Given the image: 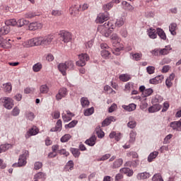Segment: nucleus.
<instances>
[{
	"label": "nucleus",
	"instance_id": "obj_15",
	"mask_svg": "<svg viewBox=\"0 0 181 181\" xmlns=\"http://www.w3.org/2000/svg\"><path fill=\"white\" fill-rule=\"evenodd\" d=\"M38 132H39V129H37L36 127H33L25 134L26 139L30 138V136L33 135H37Z\"/></svg>",
	"mask_w": 181,
	"mask_h": 181
},
{
	"label": "nucleus",
	"instance_id": "obj_46",
	"mask_svg": "<svg viewBox=\"0 0 181 181\" xmlns=\"http://www.w3.org/2000/svg\"><path fill=\"white\" fill-rule=\"evenodd\" d=\"M158 155H159L158 151H153V153H151L148 157V162H152V160H153V159H155Z\"/></svg>",
	"mask_w": 181,
	"mask_h": 181
},
{
	"label": "nucleus",
	"instance_id": "obj_25",
	"mask_svg": "<svg viewBox=\"0 0 181 181\" xmlns=\"http://www.w3.org/2000/svg\"><path fill=\"white\" fill-rule=\"evenodd\" d=\"M170 50H172V47H170V45L165 46V48L160 49L159 54H160V56L169 54V52H170Z\"/></svg>",
	"mask_w": 181,
	"mask_h": 181
},
{
	"label": "nucleus",
	"instance_id": "obj_10",
	"mask_svg": "<svg viewBox=\"0 0 181 181\" xmlns=\"http://www.w3.org/2000/svg\"><path fill=\"white\" fill-rule=\"evenodd\" d=\"M54 39V36L53 35H47L45 37H42V46H49L52 44Z\"/></svg>",
	"mask_w": 181,
	"mask_h": 181
},
{
	"label": "nucleus",
	"instance_id": "obj_14",
	"mask_svg": "<svg viewBox=\"0 0 181 181\" xmlns=\"http://www.w3.org/2000/svg\"><path fill=\"white\" fill-rule=\"evenodd\" d=\"M122 5L123 6V8L124 11H128L129 12H134V9H135L134 7H133L131 4L128 3L127 1H123L122 2Z\"/></svg>",
	"mask_w": 181,
	"mask_h": 181
},
{
	"label": "nucleus",
	"instance_id": "obj_36",
	"mask_svg": "<svg viewBox=\"0 0 181 181\" xmlns=\"http://www.w3.org/2000/svg\"><path fill=\"white\" fill-rule=\"evenodd\" d=\"M25 25H29V21L25 20V18H20L17 21V26L19 28H22V26H25Z\"/></svg>",
	"mask_w": 181,
	"mask_h": 181
},
{
	"label": "nucleus",
	"instance_id": "obj_1",
	"mask_svg": "<svg viewBox=\"0 0 181 181\" xmlns=\"http://www.w3.org/2000/svg\"><path fill=\"white\" fill-rule=\"evenodd\" d=\"M115 28V25H114L112 21H107L103 25L98 27V31L100 32L103 36L108 37Z\"/></svg>",
	"mask_w": 181,
	"mask_h": 181
},
{
	"label": "nucleus",
	"instance_id": "obj_51",
	"mask_svg": "<svg viewBox=\"0 0 181 181\" xmlns=\"http://www.w3.org/2000/svg\"><path fill=\"white\" fill-rule=\"evenodd\" d=\"M20 113L21 110L19 109V107H15L11 112V115H13V117H18Z\"/></svg>",
	"mask_w": 181,
	"mask_h": 181
},
{
	"label": "nucleus",
	"instance_id": "obj_50",
	"mask_svg": "<svg viewBox=\"0 0 181 181\" xmlns=\"http://www.w3.org/2000/svg\"><path fill=\"white\" fill-rule=\"evenodd\" d=\"M153 93V89L147 88L144 91L143 95L144 97H149V95H152Z\"/></svg>",
	"mask_w": 181,
	"mask_h": 181
},
{
	"label": "nucleus",
	"instance_id": "obj_43",
	"mask_svg": "<svg viewBox=\"0 0 181 181\" xmlns=\"http://www.w3.org/2000/svg\"><path fill=\"white\" fill-rule=\"evenodd\" d=\"M125 23V19L122 17H120L117 19V21L115 23V25L117 26V28H121Z\"/></svg>",
	"mask_w": 181,
	"mask_h": 181
},
{
	"label": "nucleus",
	"instance_id": "obj_28",
	"mask_svg": "<svg viewBox=\"0 0 181 181\" xmlns=\"http://www.w3.org/2000/svg\"><path fill=\"white\" fill-rule=\"evenodd\" d=\"M157 35L159 36L160 39L163 40H166V33L162 28H158L156 29Z\"/></svg>",
	"mask_w": 181,
	"mask_h": 181
},
{
	"label": "nucleus",
	"instance_id": "obj_45",
	"mask_svg": "<svg viewBox=\"0 0 181 181\" xmlns=\"http://www.w3.org/2000/svg\"><path fill=\"white\" fill-rule=\"evenodd\" d=\"M42 65L40 63H37L33 65V70L35 71V73H37L42 70Z\"/></svg>",
	"mask_w": 181,
	"mask_h": 181
},
{
	"label": "nucleus",
	"instance_id": "obj_26",
	"mask_svg": "<svg viewBox=\"0 0 181 181\" xmlns=\"http://www.w3.org/2000/svg\"><path fill=\"white\" fill-rule=\"evenodd\" d=\"M34 179L35 180L45 181V179H46V174L43 172L37 173L35 175Z\"/></svg>",
	"mask_w": 181,
	"mask_h": 181
},
{
	"label": "nucleus",
	"instance_id": "obj_23",
	"mask_svg": "<svg viewBox=\"0 0 181 181\" xmlns=\"http://www.w3.org/2000/svg\"><path fill=\"white\" fill-rule=\"evenodd\" d=\"M173 80H175V74H171L165 81V85L167 86L168 88H170V87L173 86V83H172Z\"/></svg>",
	"mask_w": 181,
	"mask_h": 181
},
{
	"label": "nucleus",
	"instance_id": "obj_34",
	"mask_svg": "<svg viewBox=\"0 0 181 181\" xmlns=\"http://www.w3.org/2000/svg\"><path fill=\"white\" fill-rule=\"evenodd\" d=\"M177 28V24H176L175 23H172L169 25V30H170L171 35H173V36H175V35H176Z\"/></svg>",
	"mask_w": 181,
	"mask_h": 181
},
{
	"label": "nucleus",
	"instance_id": "obj_18",
	"mask_svg": "<svg viewBox=\"0 0 181 181\" xmlns=\"http://www.w3.org/2000/svg\"><path fill=\"white\" fill-rule=\"evenodd\" d=\"M80 9H81V6L79 5H74L71 6V7L69 8V12L71 13V15H77V13H78V11H80Z\"/></svg>",
	"mask_w": 181,
	"mask_h": 181
},
{
	"label": "nucleus",
	"instance_id": "obj_7",
	"mask_svg": "<svg viewBox=\"0 0 181 181\" xmlns=\"http://www.w3.org/2000/svg\"><path fill=\"white\" fill-rule=\"evenodd\" d=\"M11 42H12L11 39L6 40L4 37H0V46L3 49H11L12 47Z\"/></svg>",
	"mask_w": 181,
	"mask_h": 181
},
{
	"label": "nucleus",
	"instance_id": "obj_11",
	"mask_svg": "<svg viewBox=\"0 0 181 181\" xmlns=\"http://www.w3.org/2000/svg\"><path fill=\"white\" fill-rule=\"evenodd\" d=\"M67 95V89L66 88H62L59 89L58 93L56 95V100L57 101L62 100V98H64Z\"/></svg>",
	"mask_w": 181,
	"mask_h": 181
},
{
	"label": "nucleus",
	"instance_id": "obj_21",
	"mask_svg": "<svg viewBox=\"0 0 181 181\" xmlns=\"http://www.w3.org/2000/svg\"><path fill=\"white\" fill-rule=\"evenodd\" d=\"M62 119H58L56 124L55 127H53L50 129L51 132H57L62 131Z\"/></svg>",
	"mask_w": 181,
	"mask_h": 181
},
{
	"label": "nucleus",
	"instance_id": "obj_27",
	"mask_svg": "<svg viewBox=\"0 0 181 181\" xmlns=\"http://www.w3.org/2000/svg\"><path fill=\"white\" fill-rule=\"evenodd\" d=\"M97 137L95 136H92L89 139H87L85 141V144H86V145H88V146H94L95 145Z\"/></svg>",
	"mask_w": 181,
	"mask_h": 181
},
{
	"label": "nucleus",
	"instance_id": "obj_42",
	"mask_svg": "<svg viewBox=\"0 0 181 181\" xmlns=\"http://www.w3.org/2000/svg\"><path fill=\"white\" fill-rule=\"evenodd\" d=\"M119 80H121V81H129V80H131V76L127 74H122L119 76Z\"/></svg>",
	"mask_w": 181,
	"mask_h": 181
},
{
	"label": "nucleus",
	"instance_id": "obj_55",
	"mask_svg": "<svg viewBox=\"0 0 181 181\" xmlns=\"http://www.w3.org/2000/svg\"><path fill=\"white\" fill-rule=\"evenodd\" d=\"M26 118L30 121H33L35 119V114L32 112H26Z\"/></svg>",
	"mask_w": 181,
	"mask_h": 181
},
{
	"label": "nucleus",
	"instance_id": "obj_62",
	"mask_svg": "<svg viewBox=\"0 0 181 181\" xmlns=\"http://www.w3.org/2000/svg\"><path fill=\"white\" fill-rule=\"evenodd\" d=\"M34 92H35V88H26L24 90V93L25 94H30V93H34Z\"/></svg>",
	"mask_w": 181,
	"mask_h": 181
},
{
	"label": "nucleus",
	"instance_id": "obj_30",
	"mask_svg": "<svg viewBox=\"0 0 181 181\" xmlns=\"http://www.w3.org/2000/svg\"><path fill=\"white\" fill-rule=\"evenodd\" d=\"M35 16H40V13L39 12H29L25 14V18L26 19H32Z\"/></svg>",
	"mask_w": 181,
	"mask_h": 181
},
{
	"label": "nucleus",
	"instance_id": "obj_39",
	"mask_svg": "<svg viewBox=\"0 0 181 181\" xmlns=\"http://www.w3.org/2000/svg\"><path fill=\"white\" fill-rule=\"evenodd\" d=\"M66 69L68 71L74 70V62L71 60L65 62Z\"/></svg>",
	"mask_w": 181,
	"mask_h": 181
},
{
	"label": "nucleus",
	"instance_id": "obj_35",
	"mask_svg": "<svg viewBox=\"0 0 181 181\" xmlns=\"http://www.w3.org/2000/svg\"><path fill=\"white\" fill-rule=\"evenodd\" d=\"M5 25L6 26H16L18 25V21H16V19L12 18V19H8L5 21Z\"/></svg>",
	"mask_w": 181,
	"mask_h": 181
},
{
	"label": "nucleus",
	"instance_id": "obj_31",
	"mask_svg": "<svg viewBox=\"0 0 181 181\" xmlns=\"http://www.w3.org/2000/svg\"><path fill=\"white\" fill-rule=\"evenodd\" d=\"M110 138L111 139H112L113 138H115V141H119V139H121V136L122 134L121 133H117L115 132H112L110 135H109Z\"/></svg>",
	"mask_w": 181,
	"mask_h": 181
},
{
	"label": "nucleus",
	"instance_id": "obj_59",
	"mask_svg": "<svg viewBox=\"0 0 181 181\" xmlns=\"http://www.w3.org/2000/svg\"><path fill=\"white\" fill-rule=\"evenodd\" d=\"M132 57L134 60H141V58L142 57V54L140 53H136L132 54Z\"/></svg>",
	"mask_w": 181,
	"mask_h": 181
},
{
	"label": "nucleus",
	"instance_id": "obj_33",
	"mask_svg": "<svg viewBox=\"0 0 181 181\" xmlns=\"http://www.w3.org/2000/svg\"><path fill=\"white\" fill-rule=\"evenodd\" d=\"M49 90L50 89L49 88V86H47V85H46V84L41 85L40 86V94H47V93H49Z\"/></svg>",
	"mask_w": 181,
	"mask_h": 181
},
{
	"label": "nucleus",
	"instance_id": "obj_41",
	"mask_svg": "<svg viewBox=\"0 0 181 181\" xmlns=\"http://www.w3.org/2000/svg\"><path fill=\"white\" fill-rule=\"evenodd\" d=\"M110 49H103L101 51V56L104 59H108L110 58V56L111 55V53L110 52Z\"/></svg>",
	"mask_w": 181,
	"mask_h": 181
},
{
	"label": "nucleus",
	"instance_id": "obj_54",
	"mask_svg": "<svg viewBox=\"0 0 181 181\" xmlns=\"http://www.w3.org/2000/svg\"><path fill=\"white\" fill-rule=\"evenodd\" d=\"M152 180L153 181H163V178H162V175H160V174L158 173L153 176Z\"/></svg>",
	"mask_w": 181,
	"mask_h": 181
},
{
	"label": "nucleus",
	"instance_id": "obj_9",
	"mask_svg": "<svg viewBox=\"0 0 181 181\" xmlns=\"http://www.w3.org/2000/svg\"><path fill=\"white\" fill-rule=\"evenodd\" d=\"M43 28V23L40 22H33L29 24V30H39Z\"/></svg>",
	"mask_w": 181,
	"mask_h": 181
},
{
	"label": "nucleus",
	"instance_id": "obj_19",
	"mask_svg": "<svg viewBox=\"0 0 181 181\" xmlns=\"http://www.w3.org/2000/svg\"><path fill=\"white\" fill-rule=\"evenodd\" d=\"M148 35L150 39H156L158 37V34L155 28H151L147 30Z\"/></svg>",
	"mask_w": 181,
	"mask_h": 181
},
{
	"label": "nucleus",
	"instance_id": "obj_5",
	"mask_svg": "<svg viewBox=\"0 0 181 181\" xmlns=\"http://www.w3.org/2000/svg\"><path fill=\"white\" fill-rule=\"evenodd\" d=\"M110 19V16L108 13H100L98 15V17L95 20L96 23H104Z\"/></svg>",
	"mask_w": 181,
	"mask_h": 181
},
{
	"label": "nucleus",
	"instance_id": "obj_16",
	"mask_svg": "<svg viewBox=\"0 0 181 181\" xmlns=\"http://www.w3.org/2000/svg\"><path fill=\"white\" fill-rule=\"evenodd\" d=\"M58 69L60 71V73H62V76H66L67 73L66 71H67V66L66 65V62L65 63H60L59 64H58Z\"/></svg>",
	"mask_w": 181,
	"mask_h": 181
},
{
	"label": "nucleus",
	"instance_id": "obj_57",
	"mask_svg": "<svg viewBox=\"0 0 181 181\" xmlns=\"http://www.w3.org/2000/svg\"><path fill=\"white\" fill-rule=\"evenodd\" d=\"M76 125H77V121L73 120L72 122H71L68 124H66L65 128H66V129L67 128H74V127H76Z\"/></svg>",
	"mask_w": 181,
	"mask_h": 181
},
{
	"label": "nucleus",
	"instance_id": "obj_44",
	"mask_svg": "<svg viewBox=\"0 0 181 181\" xmlns=\"http://www.w3.org/2000/svg\"><path fill=\"white\" fill-rule=\"evenodd\" d=\"M81 104L82 107L84 108L90 105V101H88V99L87 98H82L81 99Z\"/></svg>",
	"mask_w": 181,
	"mask_h": 181
},
{
	"label": "nucleus",
	"instance_id": "obj_24",
	"mask_svg": "<svg viewBox=\"0 0 181 181\" xmlns=\"http://www.w3.org/2000/svg\"><path fill=\"white\" fill-rule=\"evenodd\" d=\"M115 122V117L110 116L102 122V127H108L111 122Z\"/></svg>",
	"mask_w": 181,
	"mask_h": 181
},
{
	"label": "nucleus",
	"instance_id": "obj_13",
	"mask_svg": "<svg viewBox=\"0 0 181 181\" xmlns=\"http://www.w3.org/2000/svg\"><path fill=\"white\" fill-rule=\"evenodd\" d=\"M149 177H151V173L148 172L140 173L136 175L138 180H145V179H149Z\"/></svg>",
	"mask_w": 181,
	"mask_h": 181
},
{
	"label": "nucleus",
	"instance_id": "obj_2",
	"mask_svg": "<svg viewBox=\"0 0 181 181\" xmlns=\"http://www.w3.org/2000/svg\"><path fill=\"white\" fill-rule=\"evenodd\" d=\"M33 46H42V36L28 40L23 43L24 47H33Z\"/></svg>",
	"mask_w": 181,
	"mask_h": 181
},
{
	"label": "nucleus",
	"instance_id": "obj_49",
	"mask_svg": "<svg viewBox=\"0 0 181 181\" xmlns=\"http://www.w3.org/2000/svg\"><path fill=\"white\" fill-rule=\"evenodd\" d=\"M93 114H94V107L86 109L84 111L85 117H90V115H93Z\"/></svg>",
	"mask_w": 181,
	"mask_h": 181
},
{
	"label": "nucleus",
	"instance_id": "obj_61",
	"mask_svg": "<svg viewBox=\"0 0 181 181\" xmlns=\"http://www.w3.org/2000/svg\"><path fill=\"white\" fill-rule=\"evenodd\" d=\"M127 127L129 128H131L132 129H133V128H135V127H136V122L135 121H130L127 123Z\"/></svg>",
	"mask_w": 181,
	"mask_h": 181
},
{
	"label": "nucleus",
	"instance_id": "obj_8",
	"mask_svg": "<svg viewBox=\"0 0 181 181\" xmlns=\"http://www.w3.org/2000/svg\"><path fill=\"white\" fill-rule=\"evenodd\" d=\"M26 163V156H25V154H23L20 156L18 158V163L13 164V168H21L22 166H25Z\"/></svg>",
	"mask_w": 181,
	"mask_h": 181
},
{
	"label": "nucleus",
	"instance_id": "obj_40",
	"mask_svg": "<svg viewBox=\"0 0 181 181\" xmlns=\"http://www.w3.org/2000/svg\"><path fill=\"white\" fill-rule=\"evenodd\" d=\"M95 132L96 133L98 138H104V132H103L100 126H98L95 128Z\"/></svg>",
	"mask_w": 181,
	"mask_h": 181
},
{
	"label": "nucleus",
	"instance_id": "obj_20",
	"mask_svg": "<svg viewBox=\"0 0 181 181\" xmlns=\"http://www.w3.org/2000/svg\"><path fill=\"white\" fill-rule=\"evenodd\" d=\"M122 163H124L122 158H118L113 162L112 168L118 169V168H121V166H122Z\"/></svg>",
	"mask_w": 181,
	"mask_h": 181
},
{
	"label": "nucleus",
	"instance_id": "obj_6",
	"mask_svg": "<svg viewBox=\"0 0 181 181\" xmlns=\"http://www.w3.org/2000/svg\"><path fill=\"white\" fill-rule=\"evenodd\" d=\"M4 107L7 110H12L13 108V100L11 98L4 97L2 98Z\"/></svg>",
	"mask_w": 181,
	"mask_h": 181
},
{
	"label": "nucleus",
	"instance_id": "obj_38",
	"mask_svg": "<svg viewBox=\"0 0 181 181\" xmlns=\"http://www.w3.org/2000/svg\"><path fill=\"white\" fill-rule=\"evenodd\" d=\"M4 91L5 93H10L12 91V84L11 83H6L3 85Z\"/></svg>",
	"mask_w": 181,
	"mask_h": 181
},
{
	"label": "nucleus",
	"instance_id": "obj_53",
	"mask_svg": "<svg viewBox=\"0 0 181 181\" xmlns=\"http://www.w3.org/2000/svg\"><path fill=\"white\" fill-rule=\"evenodd\" d=\"M71 151L74 158H78L80 156V151L78 149L73 148L71 149Z\"/></svg>",
	"mask_w": 181,
	"mask_h": 181
},
{
	"label": "nucleus",
	"instance_id": "obj_12",
	"mask_svg": "<svg viewBox=\"0 0 181 181\" xmlns=\"http://www.w3.org/2000/svg\"><path fill=\"white\" fill-rule=\"evenodd\" d=\"M74 115L70 112V110H66V112L62 113V119L64 122H69V121H71V118H73Z\"/></svg>",
	"mask_w": 181,
	"mask_h": 181
},
{
	"label": "nucleus",
	"instance_id": "obj_37",
	"mask_svg": "<svg viewBox=\"0 0 181 181\" xmlns=\"http://www.w3.org/2000/svg\"><path fill=\"white\" fill-rule=\"evenodd\" d=\"M123 108L126 110V111L129 112L135 111V110H136V105L132 103L129 104V105H124Z\"/></svg>",
	"mask_w": 181,
	"mask_h": 181
},
{
	"label": "nucleus",
	"instance_id": "obj_63",
	"mask_svg": "<svg viewBox=\"0 0 181 181\" xmlns=\"http://www.w3.org/2000/svg\"><path fill=\"white\" fill-rule=\"evenodd\" d=\"M161 101H163V98L160 96L152 99V103H161Z\"/></svg>",
	"mask_w": 181,
	"mask_h": 181
},
{
	"label": "nucleus",
	"instance_id": "obj_29",
	"mask_svg": "<svg viewBox=\"0 0 181 181\" xmlns=\"http://www.w3.org/2000/svg\"><path fill=\"white\" fill-rule=\"evenodd\" d=\"M11 30V28L8 26H4L0 29V37H3L2 35H8Z\"/></svg>",
	"mask_w": 181,
	"mask_h": 181
},
{
	"label": "nucleus",
	"instance_id": "obj_52",
	"mask_svg": "<svg viewBox=\"0 0 181 181\" xmlns=\"http://www.w3.org/2000/svg\"><path fill=\"white\" fill-rule=\"evenodd\" d=\"M9 148H11V144H3L0 146V151H1V153H2V152H6V151H8Z\"/></svg>",
	"mask_w": 181,
	"mask_h": 181
},
{
	"label": "nucleus",
	"instance_id": "obj_58",
	"mask_svg": "<svg viewBox=\"0 0 181 181\" xmlns=\"http://www.w3.org/2000/svg\"><path fill=\"white\" fill-rule=\"evenodd\" d=\"M148 74H153L155 73V66H149L146 68Z\"/></svg>",
	"mask_w": 181,
	"mask_h": 181
},
{
	"label": "nucleus",
	"instance_id": "obj_47",
	"mask_svg": "<svg viewBox=\"0 0 181 181\" xmlns=\"http://www.w3.org/2000/svg\"><path fill=\"white\" fill-rule=\"evenodd\" d=\"M136 137V132L132 130L130 132V144H134L135 142V138Z\"/></svg>",
	"mask_w": 181,
	"mask_h": 181
},
{
	"label": "nucleus",
	"instance_id": "obj_48",
	"mask_svg": "<svg viewBox=\"0 0 181 181\" xmlns=\"http://www.w3.org/2000/svg\"><path fill=\"white\" fill-rule=\"evenodd\" d=\"M113 6L114 4H112V2H110L108 4L103 5V11H105V12H107V11H110V9H111Z\"/></svg>",
	"mask_w": 181,
	"mask_h": 181
},
{
	"label": "nucleus",
	"instance_id": "obj_22",
	"mask_svg": "<svg viewBox=\"0 0 181 181\" xmlns=\"http://www.w3.org/2000/svg\"><path fill=\"white\" fill-rule=\"evenodd\" d=\"M120 173H124V175H127V176H129V177H131L134 175V171L129 168H122L119 170Z\"/></svg>",
	"mask_w": 181,
	"mask_h": 181
},
{
	"label": "nucleus",
	"instance_id": "obj_17",
	"mask_svg": "<svg viewBox=\"0 0 181 181\" xmlns=\"http://www.w3.org/2000/svg\"><path fill=\"white\" fill-rule=\"evenodd\" d=\"M110 40H112L113 46H119V37L118 35L114 33L110 36Z\"/></svg>",
	"mask_w": 181,
	"mask_h": 181
},
{
	"label": "nucleus",
	"instance_id": "obj_4",
	"mask_svg": "<svg viewBox=\"0 0 181 181\" xmlns=\"http://www.w3.org/2000/svg\"><path fill=\"white\" fill-rule=\"evenodd\" d=\"M79 60L76 62V66L84 67L86 62L90 60V57L87 54H81L78 55Z\"/></svg>",
	"mask_w": 181,
	"mask_h": 181
},
{
	"label": "nucleus",
	"instance_id": "obj_3",
	"mask_svg": "<svg viewBox=\"0 0 181 181\" xmlns=\"http://www.w3.org/2000/svg\"><path fill=\"white\" fill-rule=\"evenodd\" d=\"M59 36L64 43H69V42H71V39L73 38V35L70 32L64 30L60 31Z\"/></svg>",
	"mask_w": 181,
	"mask_h": 181
},
{
	"label": "nucleus",
	"instance_id": "obj_60",
	"mask_svg": "<svg viewBox=\"0 0 181 181\" xmlns=\"http://www.w3.org/2000/svg\"><path fill=\"white\" fill-rule=\"evenodd\" d=\"M42 166H43V164H42L41 162H36L34 165V169L35 170H39V169H42Z\"/></svg>",
	"mask_w": 181,
	"mask_h": 181
},
{
	"label": "nucleus",
	"instance_id": "obj_32",
	"mask_svg": "<svg viewBox=\"0 0 181 181\" xmlns=\"http://www.w3.org/2000/svg\"><path fill=\"white\" fill-rule=\"evenodd\" d=\"M136 86H135V84L132 82H128L125 85V91H131V90H136Z\"/></svg>",
	"mask_w": 181,
	"mask_h": 181
},
{
	"label": "nucleus",
	"instance_id": "obj_64",
	"mask_svg": "<svg viewBox=\"0 0 181 181\" xmlns=\"http://www.w3.org/2000/svg\"><path fill=\"white\" fill-rule=\"evenodd\" d=\"M117 110V104L113 103L111 107H109V112H114Z\"/></svg>",
	"mask_w": 181,
	"mask_h": 181
},
{
	"label": "nucleus",
	"instance_id": "obj_56",
	"mask_svg": "<svg viewBox=\"0 0 181 181\" xmlns=\"http://www.w3.org/2000/svg\"><path fill=\"white\" fill-rule=\"evenodd\" d=\"M70 138H71V135L65 134L61 138L60 141L61 142H69V141L70 140Z\"/></svg>",
	"mask_w": 181,
	"mask_h": 181
}]
</instances>
